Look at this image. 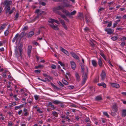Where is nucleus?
Returning a JSON list of instances; mask_svg holds the SVG:
<instances>
[{
	"mask_svg": "<svg viewBox=\"0 0 126 126\" xmlns=\"http://www.w3.org/2000/svg\"><path fill=\"white\" fill-rule=\"evenodd\" d=\"M12 1L11 0H6L4 2V5L5 6V13L6 14L11 15L12 14L15 10V7H13L12 9L10 10V6L11 5Z\"/></svg>",
	"mask_w": 126,
	"mask_h": 126,
	"instance_id": "nucleus-1",
	"label": "nucleus"
},
{
	"mask_svg": "<svg viewBox=\"0 0 126 126\" xmlns=\"http://www.w3.org/2000/svg\"><path fill=\"white\" fill-rule=\"evenodd\" d=\"M22 47L23 46L22 44H20V45L18 47V48L19 49V54L18 48L17 46H16L15 47V54L16 56L17 57H19V56H21L22 53Z\"/></svg>",
	"mask_w": 126,
	"mask_h": 126,
	"instance_id": "nucleus-2",
	"label": "nucleus"
},
{
	"mask_svg": "<svg viewBox=\"0 0 126 126\" xmlns=\"http://www.w3.org/2000/svg\"><path fill=\"white\" fill-rule=\"evenodd\" d=\"M53 1L54 2H61L63 3H68V4L66 3H64V7H69L70 6V5L68 4L69 3V2L67 0H53Z\"/></svg>",
	"mask_w": 126,
	"mask_h": 126,
	"instance_id": "nucleus-3",
	"label": "nucleus"
},
{
	"mask_svg": "<svg viewBox=\"0 0 126 126\" xmlns=\"http://www.w3.org/2000/svg\"><path fill=\"white\" fill-rule=\"evenodd\" d=\"M87 73H83L82 74V76L83 78V80L82 82V84L83 85L85 83L87 78Z\"/></svg>",
	"mask_w": 126,
	"mask_h": 126,
	"instance_id": "nucleus-4",
	"label": "nucleus"
},
{
	"mask_svg": "<svg viewBox=\"0 0 126 126\" xmlns=\"http://www.w3.org/2000/svg\"><path fill=\"white\" fill-rule=\"evenodd\" d=\"M59 20L60 21L61 23L62 24V26H63V27L64 28V29L67 30V27L66 26V25L65 23L62 19L60 18H59Z\"/></svg>",
	"mask_w": 126,
	"mask_h": 126,
	"instance_id": "nucleus-5",
	"label": "nucleus"
},
{
	"mask_svg": "<svg viewBox=\"0 0 126 126\" xmlns=\"http://www.w3.org/2000/svg\"><path fill=\"white\" fill-rule=\"evenodd\" d=\"M105 31L107 32V33L108 34H111L112 33L114 32V30L112 29L111 28H106L105 29Z\"/></svg>",
	"mask_w": 126,
	"mask_h": 126,
	"instance_id": "nucleus-6",
	"label": "nucleus"
},
{
	"mask_svg": "<svg viewBox=\"0 0 126 126\" xmlns=\"http://www.w3.org/2000/svg\"><path fill=\"white\" fill-rule=\"evenodd\" d=\"M32 48V47L31 46H29L28 47L27 54L28 57H30L31 56V53Z\"/></svg>",
	"mask_w": 126,
	"mask_h": 126,
	"instance_id": "nucleus-7",
	"label": "nucleus"
},
{
	"mask_svg": "<svg viewBox=\"0 0 126 126\" xmlns=\"http://www.w3.org/2000/svg\"><path fill=\"white\" fill-rule=\"evenodd\" d=\"M101 80H104L106 77V74L105 72L103 70L101 74Z\"/></svg>",
	"mask_w": 126,
	"mask_h": 126,
	"instance_id": "nucleus-8",
	"label": "nucleus"
},
{
	"mask_svg": "<svg viewBox=\"0 0 126 126\" xmlns=\"http://www.w3.org/2000/svg\"><path fill=\"white\" fill-rule=\"evenodd\" d=\"M79 15L77 16V17L76 18L81 20H82V18L84 20V17L83 14L81 13H79Z\"/></svg>",
	"mask_w": 126,
	"mask_h": 126,
	"instance_id": "nucleus-9",
	"label": "nucleus"
},
{
	"mask_svg": "<svg viewBox=\"0 0 126 126\" xmlns=\"http://www.w3.org/2000/svg\"><path fill=\"white\" fill-rule=\"evenodd\" d=\"M49 25L52 28L55 30H58L59 28L57 26H55L53 24H49Z\"/></svg>",
	"mask_w": 126,
	"mask_h": 126,
	"instance_id": "nucleus-10",
	"label": "nucleus"
},
{
	"mask_svg": "<svg viewBox=\"0 0 126 126\" xmlns=\"http://www.w3.org/2000/svg\"><path fill=\"white\" fill-rule=\"evenodd\" d=\"M70 53L72 56L74 58L76 59H79V57L74 52H71Z\"/></svg>",
	"mask_w": 126,
	"mask_h": 126,
	"instance_id": "nucleus-11",
	"label": "nucleus"
},
{
	"mask_svg": "<svg viewBox=\"0 0 126 126\" xmlns=\"http://www.w3.org/2000/svg\"><path fill=\"white\" fill-rule=\"evenodd\" d=\"M60 48H61V50L62 52L64 53L68 56H69V54L67 50L64 49L61 47H60Z\"/></svg>",
	"mask_w": 126,
	"mask_h": 126,
	"instance_id": "nucleus-12",
	"label": "nucleus"
},
{
	"mask_svg": "<svg viewBox=\"0 0 126 126\" xmlns=\"http://www.w3.org/2000/svg\"><path fill=\"white\" fill-rule=\"evenodd\" d=\"M98 64L100 67H102L103 65V63L102 62L101 60V58H99V59H98Z\"/></svg>",
	"mask_w": 126,
	"mask_h": 126,
	"instance_id": "nucleus-13",
	"label": "nucleus"
},
{
	"mask_svg": "<svg viewBox=\"0 0 126 126\" xmlns=\"http://www.w3.org/2000/svg\"><path fill=\"white\" fill-rule=\"evenodd\" d=\"M70 63L72 69L73 70H75L76 67V64L75 63L74 61H71Z\"/></svg>",
	"mask_w": 126,
	"mask_h": 126,
	"instance_id": "nucleus-14",
	"label": "nucleus"
},
{
	"mask_svg": "<svg viewBox=\"0 0 126 126\" xmlns=\"http://www.w3.org/2000/svg\"><path fill=\"white\" fill-rule=\"evenodd\" d=\"M113 87H115L117 88H118L120 87L119 85L118 84L115 83H111L110 84Z\"/></svg>",
	"mask_w": 126,
	"mask_h": 126,
	"instance_id": "nucleus-15",
	"label": "nucleus"
},
{
	"mask_svg": "<svg viewBox=\"0 0 126 126\" xmlns=\"http://www.w3.org/2000/svg\"><path fill=\"white\" fill-rule=\"evenodd\" d=\"M56 7H54L53 8V12L55 13H57L59 15H61V12H59L58 11V10L57 9H55V8H56Z\"/></svg>",
	"mask_w": 126,
	"mask_h": 126,
	"instance_id": "nucleus-16",
	"label": "nucleus"
},
{
	"mask_svg": "<svg viewBox=\"0 0 126 126\" xmlns=\"http://www.w3.org/2000/svg\"><path fill=\"white\" fill-rule=\"evenodd\" d=\"M75 75L77 81L79 82L80 80V77L78 73H76L75 74Z\"/></svg>",
	"mask_w": 126,
	"mask_h": 126,
	"instance_id": "nucleus-17",
	"label": "nucleus"
},
{
	"mask_svg": "<svg viewBox=\"0 0 126 126\" xmlns=\"http://www.w3.org/2000/svg\"><path fill=\"white\" fill-rule=\"evenodd\" d=\"M126 116V110H123L122 113V116L124 117Z\"/></svg>",
	"mask_w": 126,
	"mask_h": 126,
	"instance_id": "nucleus-18",
	"label": "nucleus"
},
{
	"mask_svg": "<svg viewBox=\"0 0 126 126\" xmlns=\"http://www.w3.org/2000/svg\"><path fill=\"white\" fill-rule=\"evenodd\" d=\"M60 16L61 17L63 18L66 21L68 22H69V20L67 18L66 16L64 15L61 14Z\"/></svg>",
	"mask_w": 126,
	"mask_h": 126,
	"instance_id": "nucleus-19",
	"label": "nucleus"
},
{
	"mask_svg": "<svg viewBox=\"0 0 126 126\" xmlns=\"http://www.w3.org/2000/svg\"><path fill=\"white\" fill-rule=\"evenodd\" d=\"M112 109L114 110L113 111L116 112L117 111V107L116 104L113 105L112 107Z\"/></svg>",
	"mask_w": 126,
	"mask_h": 126,
	"instance_id": "nucleus-20",
	"label": "nucleus"
},
{
	"mask_svg": "<svg viewBox=\"0 0 126 126\" xmlns=\"http://www.w3.org/2000/svg\"><path fill=\"white\" fill-rule=\"evenodd\" d=\"M62 12L63 13H65L66 15L67 16H68L69 14V12L67 10L64 9H62Z\"/></svg>",
	"mask_w": 126,
	"mask_h": 126,
	"instance_id": "nucleus-21",
	"label": "nucleus"
},
{
	"mask_svg": "<svg viewBox=\"0 0 126 126\" xmlns=\"http://www.w3.org/2000/svg\"><path fill=\"white\" fill-rule=\"evenodd\" d=\"M97 85L99 86H102L104 88H106V84L104 83H98Z\"/></svg>",
	"mask_w": 126,
	"mask_h": 126,
	"instance_id": "nucleus-22",
	"label": "nucleus"
},
{
	"mask_svg": "<svg viewBox=\"0 0 126 126\" xmlns=\"http://www.w3.org/2000/svg\"><path fill=\"white\" fill-rule=\"evenodd\" d=\"M34 34V32L33 31H31L30 32L28 35V37H32Z\"/></svg>",
	"mask_w": 126,
	"mask_h": 126,
	"instance_id": "nucleus-23",
	"label": "nucleus"
},
{
	"mask_svg": "<svg viewBox=\"0 0 126 126\" xmlns=\"http://www.w3.org/2000/svg\"><path fill=\"white\" fill-rule=\"evenodd\" d=\"M102 99V98L100 95H99L96 96L95 98L96 101H98Z\"/></svg>",
	"mask_w": 126,
	"mask_h": 126,
	"instance_id": "nucleus-24",
	"label": "nucleus"
},
{
	"mask_svg": "<svg viewBox=\"0 0 126 126\" xmlns=\"http://www.w3.org/2000/svg\"><path fill=\"white\" fill-rule=\"evenodd\" d=\"M92 63L93 66L94 67H96L97 65V63L96 61L94 60H93L92 61Z\"/></svg>",
	"mask_w": 126,
	"mask_h": 126,
	"instance_id": "nucleus-25",
	"label": "nucleus"
},
{
	"mask_svg": "<svg viewBox=\"0 0 126 126\" xmlns=\"http://www.w3.org/2000/svg\"><path fill=\"white\" fill-rule=\"evenodd\" d=\"M80 66H81L82 74H83V73H86L84 72V65L81 64L80 65Z\"/></svg>",
	"mask_w": 126,
	"mask_h": 126,
	"instance_id": "nucleus-26",
	"label": "nucleus"
},
{
	"mask_svg": "<svg viewBox=\"0 0 126 126\" xmlns=\"http://www.w3.org/2000/svg\"><path fill=\"white\" fill-rule=\"evenodd\" d=\"M76 13V11L74 10L72 12H71V13H69V17H70L71 16L74 15Z\"/></svg>",
	"mask_w": 126,
	"mask_h": 126,
	"instance_id": "nucleus-27",
	"label": "nucleus"
},
{
	"mask_svg": "<svg viewBox=\"0 0 126 126\" xmlns=\"http://www.w3.org/2000/svg\"><path fill=\"white\" fill-rule=\"evenodd\" d=\"M18 35H19L18 33H17L15 37L12 40V42L13 43L15 41V40H17V38L18 36Z\"/></svg>",
	"mask_w": 126,
	"mask_h": 126,
	"instance_id": "nucleus-28",
	"label": "nucleus"
},
{
	"mask_svg": "<svg viewBox=\"0 0 126 126\" xmlns=\"http://www.w3.org/2000/svg\"><path fill=\"white\" fill-rule=\"evenodd\" d=\"M53 103L55 104H62V102L58 100H56L54 101Z\"/></svg>",
	"mask_w": 126,
	"mask_h": 126,
	"instance_id": "nucleus-29",
	"label": "nucleus"
},
{
	"mask_svg": "<svg viewBox=\"0 0 126 126\" xmlns=\"http://www.w3.org/2000/svg\"><path fill=\"white\" fill-rule=\"evenodd\" d=\"M7 24L6 23H4L2 24L0 28V30H1L4 29L7 26Z\"/></svg>",
	"mask_w": 126,
	"mask_h": 126,
	"instance_id": "nucleus-30",
	"label": "nucleus"
},
{
	"mask_svg": "<svg viewBox=\"0 0 126 126\" xmlns=\"http://www.w3.org/2000/svg\"><path fill=\"white\" fill-rule=\"evenodd\" d=\"M40 10L38 9H37L36 11L35 12V13H37V14H39L40 15H41L42 13H44V11H42L41 12H39Z\"/></svg>",
	"mask_w": 126,
	"mask_h": 126,
	"instance_id": "nucleus-31",
	"label": "nucleus"
},
{
	"mask_svg": "<svg viewBox=\"0 0 126 126\" xmlns=\"http://www.w3.org/2000/svg\"><path fill=\"white\" fill-rule=\"evenodd\" d=\"M50 84L54 89H56L57 90H59V88H58L57 87L54 85L51 82Z\"/></svg>",
	"mask_w": 126,
	"mask_h": 126,
	"instance_id": "nucleus-32",
	"label": "nucleus"
},
{
	"mask_svg": "<svg viewBox=\"0 0 126 126\" xmlns=\"http://www.w3.org/2000/svg\"><path fill=\"white\" fill-rule=\"evenodd\" d=\"M52 114L55 117H58V114L56 111H53L52 112Z\"/></svg>",
	"mask_w": 126,
	"mask_h": 126,
	"instance_id": "nucleus-33",
	"label": "nucleus"
},
{
	"mask_svg": "<svg viewBox=\"0 0 126 126\" xmlns=\"http://www.w3.org/2000/svg\"><path fill=\"white\" fill-rule=\"evenodd\" d=\"M89 17H88L87 15H85V20L86 22L88 23L89 22Z\"/></svg>",
	"mask_w": 126,
	"mask_h": 126,
	"instance_id": "nucleus-34",
	"label": "nucleus"
},
{
	"mask_svg": "<svg viewBox=\"0 0 126 126\" xmlns=\"http://www.w3.org/2000/svg\"><path fill=\"white\" fill-rule=\"evenodd\" d=\"M49 106L51 107V108H53L54 109H55L54 105L52 104V103L51 102H49L48 103Z\"/></svg>",
	"mask_w": 126,
	"mask_h": 126,
	"instance_id": "nucleus-35",
	"label": "nucleus"
},
{
	"mask_svg": "<svg viewBox=\"0 0 126 126\" xmlns=\"http://www.w3.org/2000/svg\"><path fill=\"white\" fill-rule=\"evenodd\" d=\"M62 82L65 85H67L68 84V82L64 79L62 80Z\"/></svg>",
	"mask_w": 126,
	"mask_h": 126,
	"instance_id": "nucleus-36",
	"label": "nucleus"
},
{
	"mask_svg": "<svg viewBox=\"0 0 126 126\" xmlns=\"http://www.w3.org/2000/svg\"><path fill=\"white\" fill-rule=\"evenodd\" d=\"M118 38V37L117 36H113L111 38V39L113 41H115L117 40Z\"/></svg>",
	"mask_w": 126,
	"mask_h": 126,
	"instance_id": "nucleus-37",
	"label": "nucleus"
},
{
	"mask_svg": "<svg viewBox=\"0 0 126 126\" xmlns=\"http://www.w3.org/2000/svg\"><path fill=\"white\" fill-rule=\"evenodd\" d=\"M101 55L103 58L106 60V57L104 54V53L102 52H101L100 54Z\"/></svg>",
	"mask_w": 126,
	"mask_h": 126,
	"instance_id": "nucleus-38",
	"label": "nucleus"
},
{
	"mask_svg": "<svg viewBox=\"0 0 126 126\" xmlns=\"http://www.w3.org/2000/svg\"><path fill=\"white\" fill-rule=\"evenodd\" d=\"M56 8H55V9H57L58 10H62L63 9V8L61 6H59L58 7H56Z\"/></svg>",
	"mask_w": 126,
	"mask_h": 126,
	"instance_id": "nucleus-39",
	"label": "nucleus"
},
{
	"mask_svg": "<svg viewBox=\"0 0 126 126\" xmlns=\"http://www.w3.org/2000/svg\"><path fill=\"white\" fill-rule=\"evenodd\" d=\"M99 81V76L96 77L95 79L94 80V82H97Z\"/></svg>",
	"mask_w": 126,
	"mask_h": 126,
	"instance_id": "nucleus-40",
	"label": "nucleus"
},
{
	"mask_svg": "<svg viewBox=\"0 0 126 126\" xmlns=\"http://www.w3.org/2000/svg\"><path fill=\"white\" fill-rule=\"evenodd\" d=\"M105 9V8H103L102 7H101L99 9L98 11V12H100V14H101V12L102 11H103Z\"/></svg>",
	"mask_w": 126,
	"mask_h": 126,
	"instance_id": "nucleus-41",
	"label": "nucleus"
},
{
	"mask_svg": "<svg viewBox=\"0 0 126 126\" xmlns=\"http://www.w3.org/2000/svg\"><path fill=\"white\" fill-rule=\"evenodd\" d=\"M67 87L69 89H73L74 88V87L73 85L69 86Z\"/></svg>",
	"mask_w": 126,
	"mask_h": 126,
	"instance_id": "nucleus-42",
	"label": "nucleus"
},
{
	"mask_svg": "<svg viewBox=\"0 0 126 126\" xmlns=\"http://www.w3.org/2000/svg\"><path fill=\"white\" fill-rule=\"evenodd\" d=\"M54 20L53 19H50L48 21V22L49 23H50L52 24H53V22H54V20Z\"/></svg>",
	"mask_w": 126,
	"mask_h": 126,
	"instance_id": "nucleus-43",
	"label": "nucleus"
},
{
	"mask_svg": "<svg viewBox=\"0 0 126 126\" xmlns=\"http://www.w3.org/2000/svg\"><path fill=\"white\" fill-rule=\"evenodd\" d=\"M40 15L39 14H38L37 16H36L35 18L34 19L32 22L34 21L35 20H36L37 18H38L39 17V16Z\"/></svg>",
	"mask_w": 126,
	"mask_h": 126,
	"instance_id": "nucleus-44",
	"label": "nucleus"
},
{
	"mask_svg": "<svg viewBox=\"0 0 126 126\" xmlns=\"http://www.w3.org/2000/svg\"><path fill=\"white\" fill-rule=\"evenodd\" d=\"M8 29L6 30L4 32V34L5 36L7 35L9 33V32L8 30Z\"/></svg>",
	"mask_w": 126,
	"mask_h": 126,
	"instance_id": "nucleus-45",
	"label": "nucleus"
},
{
	"mask_svg": "<svg viewBox=\"0 0 126 126\" xmlns=\"http://www.w3.org/2000/svg\"><path fill=\"white\" fill-rule=\"evenodd\" d=\"M58 63L60 64L62 66H64V64L63 63L61 62L58 61Z\"/></svg>",
	"mask_w": 126,
	"mask_h": 126,
	"instance_id": "nucleus-46",
	"label": "nucleus"
},
{
	"mask_svg": "<svg viewBox=\"0 0 126 126\" xmlns=\"http://www.w3.org/2000/svg\"><path fill=\"white\" fill-rule=\"evenodd\" d=\"M19 16V14L18 13H17L15 16V17L16 18L15 19V20H17V19Z\"/></svg>",
	"mask_w": 126,
	"mask_h": 126,
	"instance_id": "nucleus-47",
	"label": "nucleus"
},
{
	"mask_svg": "<svg viewBox=\"0 0 126 126\" xmlns=\"http://www.w3.org/2000/svg\"><path fill=\"white\" fill-rule=\"evenodd\" d=\"M90 44L91 46L92 47H95V44L93 43L91 41L90 42Z\"/></svg>",
	"mask_w": 126,
	"mask_h": 126,
	"instance_id": "nucleus-48",
	"label": "nucleus"
},
{
	"mask_svg": "<svg viewBox=\"0 0 126 126\" xmlns=\"http://www.w3.org/2000/svg\"><path fill=\"white\" fill-rule=\"evenodd\" d=\"M40 71L39 70H36L34 71V72L36 74H39L40 73Z\"/></svg>",
	"mask_w": 126,
	"mask_h": 126,
	"instance_id": "nucleus-49",
	"label": "nucleus"
},
{
	"mask_svg": "<svg viewBox=\"0 0 126 126\" xmlns=\"http://www.w3.org/2000/svg\"><path fill=\"white\" fill-rule=\"evenodd\" d=\"M112 25L111 21H110L109 23L108 24L107 27H111Z\"/></svg>",
	"mask_w": 126,
	"mask_h": 126,
	"instance_id": "nucleus-50",
	"label": "nucleus"
},
{
	"mask_svg": "<svg viewBox=\"0 0 126 126\" xmlns=\"http://www.w3.org/2000/svg\"><path fill=\"white\" fill-rule=\"evenodd\" d=\"M40 4L42 5L43 6H45L46 5V3L44 2H41L40 3Z\"/></svg>",
	"mask_w": 126,
	"mask_h": 126,
	"instance_id": "nucleus-51",
	"label": "nucleus"
},
{
	"mask_svg": "<svg viewBox=\"0 0 126 126\" xmlns=\"http://www.w3.org/2000/svg\"><path fill=\"white\" fill-rule=\"evenodd\" d=\"M103 114L104 115L108 117H109V116L108 114V113L107 112H104Z\"/></svg>",
	"mask_w": 126,
	"mask_h": 126,
	"instance_id": "nucleus-52",
	"label": "nucleus"
},
{
	"mask_svg": "<svg viewBox=\"0 0 126 126\" xmlns=\"http://www.w3.org/2000/svg\"><path fill=\"white\" fill-rule=\"evenodd\" d=\"M34 97L35 99L36 100H37L38 99L39 97L37 95H34Z\"/></svg>",
	"mask_w": 126,
	"mask_h": 126,
	"instance_id": "nucleus-53",
	"label": "nucleus"
},
{
	"mask_svg": "<svg viewBox=\"0 0 126 126\" xmlns=\"http://www.w3.org/2000/svg\"><path fill=\"white\" fill-rule=\"evenodd\" d=\"M28 29V27L27 26H25L23 28V30L24 31H26Z\"/></svg>",
	"mask_w": 126,
	"mask_h": 126,
	"instance_id": "nucleus-54",
	"label": "nucleus"
},
{
	"mask_svg": "<svg viewBox=\"0 0 126 126\" xmlns=\"http://www.w3.org/2000/svg\"><path fill=\"white\" fill-rule=\"evenodd\" d=\"M54 20V22H55L56 23L58 24H60L59 22L58 21V20H55L54 19V20Z\"/></svg>",
	"mask_w": 126,
	"mask_h": 126,
	"instance_id": "nucleus-55",
	"label": "nucleus"
},
{
	"mask_svg": "<svg viewBox=\"0 0 126 126\" xmlns=\"http://www.w3.org/2000/svg\"><path fill=\"white\" fill-rule=\"evenodd\" d=\"M89 28L87 27H86L84 29V30L85 31H89Z\"/></svg>",
	"mask_w": 126,
	"mask_h": 126,
	"instance_id": "nucleus-56",
	"label": "nucleus"
},
{
	"mask_svg": "<svg viewBox=\"0 0 126 126\" xmlns=\"http://www.w3.org/2000/svg\"><path fill=\"white\" fill-rule=\"evenodd\" d=\"M86 121L87 122H90L89 118H87L86 119Z\"/></svg>",
	"mask_w": 126,
	"mask_h": 126,
	"instance_id": "nucleus-57",
	"label": "nucleus"
},
{
	"mask_svg": "<svg viewBox=\"0 0 126 126\" xmlns=\"http://www.w3.org/2000/svg\"><path fill=\"white\" fill-rule=\"evenodd\" d=\"M58 84L61 86H62V87H63L64 86V85H63V84L62 83H61V82H60V81L58 83Z\"/></svg>",
	"mask_w": 126,
	"mask_h": 126,
	"instance_id": "nucleus-58",
	"label": "nucleus"
},
{
	"mask_svg": "<svg viewBox=\"0 0 126 126\" xmlns=\"http://www.w3.org/2000/svg\"><path fill=\"white\" fill-rule=\"evenodd\" d=\"M125 43L124 42H123L121 43L120 44L121 46L122 47H123L125 45Z\"/></svg>",
	"mask_w": 126,
	"mask_h": 126,
	"instance_id": "nucleus-59",
	"label": "nucleus"
},
{
	"mask_svg": "<svg viewBox=\"0 0 126 126\" xmlns=\"http://www.w3.org/2000/svg\"><path fill=\"white\" fill-rule=\"evenodd\" d=\"M123 28H117L116 30H120V31H122L123 30Z\"/></svg>",
	"mask_w": 126,
	"mask_h": 126,
	"instance_id": "nucleus-60",
	"label": "nucleus"
},
{
	"mask_svg": "<svg viewBox=\"0 0 126 126\" xmlns=\"http://www.w3.org/2000/svg\"><path fill=\"white\" fill-rule=\"evenodd\" d=\"M37 111H38L39 112V113H42L43 112L41 110H40V109L39 108L38 109H37Z\"/></svg>",
	"mask_w": 126,
	"mask_h": 126,
	"instance_id": "nucleus-61",
	"label": "nucleus"
},
{
	"mask_svg": "<svg viewBox=\"0 0 126 126\" xmlns=\"http://www.w3.org/2000/svg\"><path fill=\"white\" fill-rule=\"evenodd\" d=\"M65 118L66 119H68L67 121L68 122H70L71 121V120L68 116L66 117Z\"/></svg>",
	"mask_w": 126,
	"mask_h": 126,
	"instance_id": "nucleus-62",
	"label": "nucleus"
},
{
	"mask_svg": "<svg viewBox=\"0 0 126 126\" xmlns=\"http://www.w3.org/2000/svg\"><path fill=\"white\" fill-rule=\"evenodd\" d=\"M51 68L53 69H55L56 68V66L55 65H53L51 66Z\"/></svg>",
	"mask_w": 126,
	"mask_h": 126,
	"instance_id": "nucleus-63",
	"label": "nucleus"
},
{
	"mask_svg": "<svg viewBox=\"0 0 126 126\" xmlns=\"http://www.w3.org/2000/svg\"><path fill=\"white\" fill-rule=\"evenodd\" d=\"M121 40L122 41H124L126 40V37H122L121 39Z\"/></svg>",
	"mask_w": 126,
	"mask_h": 126,
	"instance_id": "nucleus-64",
	"label": "nucleus"
}]
</instances>
